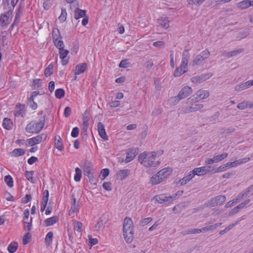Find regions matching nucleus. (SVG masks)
<instances>
[{"label": "nucleus", "instance_id": "57", "mask_svg": "<svg viewBox=\"0 0 253 253\" xmlns=\"http://www.w3.org/2000/svg\"><path fill=\"white\" fill-rule=\"evenodd\" d=\"M205 0H187L189 4L199 5L202 4Z\"/></svg>", "mask_w": 253, "mask_h": 253}, {"label": "nucleus", "instance_id": "62", "mask_svg": "<svg viewBox=\"0 0 253 253\" xmlns=\"http://www.w3.org/2000/svg\"><path fill=\"white\" fill-rule=\"evenodd\" d=\"M79 133V128L78 127H75L73 128L71 132V136L74 138L77 137Z\"/></svg>", "mask_w": 253, "mask_h": 253}, {"label": "nucleus", "instance_id": "61", "mask_svg": "<svg viewBox=\"0 0 253 253\" xmlns=\"http://www.w3.org/2000/svg\"><path fill=\"white\" fill-rule=\"evenodd\" d=\"M21 14H22V10L21 9L20 7H19L16 11L14 20L17 21V22H19Z\"/></svg>", "mask_w": 253, "mask_h": 253}, {"label": "nucleus", "instance_id": "59", "mask_svg": "<svg viewBox=\"0 0 253 253\" xmlns=\"http://www.w3.org/2000/svg\"><path fill=\"white\" fill-rule=\"evenodd\" d=\"M53 234L52 232H49L47 233L45 236V240L46 242L50 243L52 242Z\"/></svg>", "mask_w": 253, "mask_h": 253}, {"label": "nucleus", "instance_id": "2", "mask_svg": "<svg viewBox=\"0 0 253 253\" xmlns=\"http://www.w3.org/2000/svg\"><path fill=\"white\" fill-rule=\"evenodd\" d=\"M133 234V221L130 217H126L123 223V235L127 243H130L132 241Z\"/></svg>", "mask_w": 253, "mask_h": 253}, {"label": "nucleus", "instance_id": "48", "mask_svg": "<svg viewBox=\"0 0 253 253\" xmlns=\"http://www.w3.org/2000/svg\"><path fill=\"white\" fill-rule=\"evenodd\" d=\"M130 65V63L127 59L122 60L119 64V67L122 68H126Z\"/></svg>", "mask_w": 253, "mask_h": 253}, {"label": "nucleus", "instance_id": "6", "mask_svg": "<svg viewBox=\"0 0 253 253\" xmlns=\"http://www.w3.org/2000/svg\"><path fill=\"white\" fill-rule=\"evenodd\" d=\"M192 92V89L189 86L183 87L179 92L178 95L173 97L174 102L178 103L180 100L183 99L190 95Z\"/></svg>", "mask_w": 253, "mask_h": 253}, {"label": "nucleus", "instance_id": "22", "mask_svg": "<svg viewBox=\"0 0 253 253\" xmlns=\"http://www.w3.org/2000/svg\"><path fill=\"white\" fill-rule=\"evenodd\" d=\"M195 175V173L191 171L186 176L180 179L178 181V183L180 185H184L192 179Z\"/></svg>", "mask_w": 253, "mask_h": 253}, {"label": "nucleus", "instance_id": "18", "mask_svg": "<svg viewBox=\"0 0 253 253\" xmlns=\"http://www.w3.org/2000/svg\"><path fill=\"white\" fill-rule=\"evenodd\" d=\"M172 172V169L170 167L164 168L158 172V174L162 178L163 181L166 180Z\"/></svg>", "mask_w": 253, "mask_h": 253}, {"label": "nucleus", "instance_id": "58", "mask_svg": "<svg viewBox=\"0 0 253 253\" xmlns=\"http://www.w3.org/2000/svg\"><path fill=\"white\" fill-rule=\"evenodd\" d=\"M103 227V222L101 219H99L96 225L94 226L96 230H99Z\"/></svg>", "mask_w": 253, "mask_h": 253}, {"label": "nucleus", "instance_id": "49", "mask_svg": "<svg viewBox=\"0 0 253 253\" xmlns=\"http://www.w3.org/2000/svg\"><path fill=\"white\" fill-rule=\"evenodd\" d=\"M83 129L84 131H86L89 126V120L87 117H84L83 122Z\"/></svg>", "mask_w": 253, "mask_h": 253}, {"label": "nucleus", "instance_id": "51", "mask_svg": "<svg viewBox=\"0 0 253 253\" xmlns=\"http://www.w3.org/2000/svg\"><path fill=\"white\" fill-rule=\"evenodd\" d=\"M245 218V216H243L241 218H239L234 223H232V224L229 225L227 227H226L225 228L226 230H227V231H228L229 230H231L236 225H237L240 221H241L243 219H244Z\"/></svg>", "mask_w": 253, "mask_h": 253}, {"label": "nucleus", "instance_id": "30", "mask_svg": "<svg viewBox=\"0 0 253 253\" xmlns=\"http://www.w3.org/2000/svg\"><path fill=\"white\" fill-rule=\"evenodd\" d=\"M53 42L55 46L59 49V50L63 48L64 47V44L62 41L58 40V38H55V36H53Z\"/></svg>", "mask_w": 253, "mask_h": 253}, {"label": "nucleus", "instance_id": "3", "mask_svg": "<svg viewBox=\"0 0 253 253\" xmlns=\"http://www.w3.org/2000/svg\"><path fill=\"white\" fill-rule=\"evenodd\" d=\"M38 114L42 116V118L39 122L32 121L28 123L25 128L26 132L30 133H38L42 129L45 122V118L43 116V111L39 112Z\"/></svg>", "mask_w": 253, "mask_h": 253}, {"label": "nucleus", "instance_id": "47", "mask_svg": "<svg viewBox=\"0 0 253 253\" xmlns=\"http://www.w3.org/2000/svg\"><path fill=\"white\" fill-rule=\"evenodd\" d=\"M19 0H5L4 4H7V6L11 8H14Z\"/></svg>", "mask_w": 253, "mask_h": 253}, {"label": "nucleus", "instance_id": "24", "mask_svg": "<svg viewBox=\"0 0 253 253\" xmlns=\"http://www.w3.org/2000/svg\"><path fill=\"white\" fill-rule=\"evenodd\" d=\"M74 13V18L76 20L80 18H83L86 15V11L85 10L81 9L79 7H76L75 8Z\"/></svg>", "mask_w": 253, "mask_h": 253}, {"label": "nucleus", "instance_id": "16", "mask_svg": "<svg viewBox=\"0 0 253 253\" xmlns=\"http://www.w3.org/2000/svg\"><path fill=\"white\" fill-rule=\"evenodd\" d=\"M69 51L65 49L64 48L59 50V54L60 58L61 59V63L62 65H66L69 62V59L67 56L68 54Z\"/></svg>", "mask_w": 253, "mask_h": 253}, {"label": "nucleus", "instance_id": "50", "mask_svg": "<svg viewBox=\"0 0 253 253\" xmlns=\"http://www.w3.org/2000/svg\"><path fill=\"white\" fill-rule=\"evenodd\" d=\"M31 237L30 233L29 232L26 233L23 238L22 242L23 245H27L29 242Z\"/></svg>", "mask_w": 253, "mask_h": 253}, {"label": "nucleus", "instance_id": "1", "mask_svg": "<svg viewBox=\"0 0 253 253\" xmlns=\"http://www.w3.org/2000/svg\"><path fill=\"white\" fill-rule=\"evenodd\" d=\"M156 153L155 152L141 153L138 156V162L144 167L157 168L160 165L159 161H156Z\"/></svg>", "mask_w": 253, "mask_h": 253}, {"label": "nucleus", "instance_id": "38", "mask_svg": "<svg viewBox=\"0 0 253 253\" xmlns=\"http://www.w3.org/2000/svg\"><path fill=\"white\" fill-rule=\"evenodd\" d=\"M67 12L65 8H61V13L58 19L61 22H64L66 21L67 18Z\"/></svg>", "mask_w": 253, "mask_h": 253}, {"label": "nucleus", "instance_id": "15", "mask_svg": "<svg viewBox=\"0 0 253 253\" xmlns=\"http://www.w3.org/2000/svg\"><path fill=\"white\" fill-rule=\"evenodd\" d=\"M154 199L160 204H170L171 198L166 195L161 194L155 196Z\"/></svg>", "mask_w": 253, "mask_h": 253}, {"label": "nucleus", "instance_id": "25", "mask_svg": "<svg viewBox=\"0 0 253 253\" xmlns=\"http://www.w3.org/2000/svg\"><path fill=\"white\" fill-rule=\"evenodd\" d=\"M162 178L158 174V172L153 175L150 179V183L153 185H155L163 182Z\"/></svg>", "mask_w": 253, "mask_h": 253}, {"label": "nucleus", "instance_id": "9", "mask_svg": "<svg viewBox=\"0 0 253 253\" xmlns=\"http://www.w3.org/2000/svg\"><path fill=\"white\" fill-rule=\"evenodd\" d=\"M214 168L211 166H204L194 169L192 170L195 174L198 176H202L208 172L213 173Z\"/></svg>", "mask_w": 253, "mask_h": 253}, {"label": "nucleus", "instance_id": "53", "mask_svg": "<svg viewBox=\"0 0 253 253\" xmlns=\"http://www.w3.org/2000/svg\"><path fill=\"white\" fill-rule=\"evenodd\" d=\"M202 232H203L202 228H201V229L194 228V229H191L188 230L187 231H186V232L185 233V234H199V233H201Z\"/></svg>", "mask_w": 253, "mask_h": 253}, {"label": "nucleus", "instance_id": "52", "mask_svg": "<svg viewBox=\"0 0 253 253\" xmlns=\"http://www.w3.org/2000/svg\"><path fill=\"white\" fill-rule=\"evenodd\" d=\"M152 221V217H147L144 218L142 219L140 222V225L142 226H144L146 225H147L148 223H149L150 222Z\"/></svg>", "mask_w": 253, "mask_h": 253}, {"label": "nucleus", "instance_id": "26", "mask_svg": "<svg viewBox=\"0 0 253 253\" xmlns=\"http://www.w3.org/2000/svg\"><path fill=\"white\" fill-rule=\"evenodd\" d=\"M54 145L56 148L61 151L63 150V144L62 139L59 135H56L54 137Z\"/></svg>", "mask_w": 253, "mask_h": 253}, {"label": "nucleus", "instance_id": "12", "mask_svg": "<svg viewBox=\"0 0 253 253\" xmlns=\"http://www.w3.org/2000/svg\"><path fill=\"white\" fill-rule=\"evenodd\" d=\"M211 76V74L208 73L193 77L191 79V81L194 84H200L209 79Z\"/></svg>", "mask_w": 253, "mask_h": 253}, {"label": "nucleus", "instance_id": "60", "mask_svg": "<svg viewBox=\"0 0 253 253\" xmlns=\"http://www.w3.org/2000/svg\"><path fill=\"white\" fill-rule=\"evenodd\" d=\"M250 201H251L250 199H247V200H245V201L242 202L240 204H239L237 207H238L239 210H240L242 209L243 208H244L248 204H249V203L250 202Z\"/></svg>", "mask_w": 253, "mask_h": 253}, {"label": "nucleus", "instance_id": "11", "mask_svg": "<svg viewBox=\"0 0 253 253\" xmlns=\"http://www.w3.org/2000/svg\"><path fill=\"white\" fill-rule=\"evenodd\" d=\"M139 149L138 148H131L128 149L126 154L125 161L128 163L134 159L135 156L138 154Z\"/></svg>", "mask_w": 253, "mask_h": 253}, {"label": "nucleus", "instance_id": "64", "mask_svg": "<svg viewBox=\"0 0 253 253\" xmlns=\"http://www.w3.org/2000/svg\"><path fill=\"white\" fill-rule=\"evenodd\" d=\"M153 66V63L151 59H149L145 63V67L147 70H150V69Z\"/></svg>", "mask_w": 253, "mask_h": 253}, {"label": "nucleus", "instance_id": "54", "mask_svg": "<svg viewBox=\"0 0 253 253\" xmlns=\"http://www.w3.org/2000/svg\"><path fill=\"white\" fill-rule=\"evenodd\" d=\"M109 174V170L108 169H103L101 170L100 176L101 179H105Z\"/></svg>", "mask_w": 253, "mask_h": 253}, {"label": "nucleus", "instance_id": "17", "mask_svg": "<svg viewBox=\"0 0 253 253\" xmlns=\"http://www.w3.org/2000/svg\"><path fill=\"white\" fill-rule=\"evenodd\" d=\"M25 106L24 104H19L16 106V110L14 112V116L18 117L21 116L24 118L25 115L26 110L25 109Z\"/></svg>", "mask_w": 253, "mask_h": 253}, {"label": "nucleus", "instance_id": "10", "mask_svg": "<svg viewBox=\"0 0 253 253\" xmlns=\"http://www.w3.org/2000/svg\"><path fill=\"white\" fill-rule=\"evenodd\" d=\"M46 138V135L44 133H42L27 139V142L30 146H33L35 145L40 143L43 140H45Z\"/></svg>", "mask_w": 253, "mask_h": 253}, {"label": "nucleus", "instance_id": "41", "mask_svg": "<svg viewBox=\"0 0 253 253\" xmlns=\"http://www.w3.org/2000/svg\"><path fill=\"white\" fill-rule=\"evenodd\" d=\"M65 95V90L63 88L57 89L55 91V96L58 99L63 98Z\"/></svg>", "mask_w": 253, "mask_h": 253}, {"label": "nucleus", "instance_id": "14", "mask_svg": "<svg viewBox=\"0 0 253 253\" xmlns=\"http://www.w3.org/2000/svg\"><path fill=\"white\" fill-rule=\"evenodd\" d=\"M92 168V163L89 161H85L83 168L84 175L89 176L90 174L93 173Z\"/></svg>", "mask_w": 253, "mask_h": 253}, {"label": "nucleus", "instance_id": "31", "mask_svg": "<svg viewBox=\"0 0 253 253\" xmlns=\"http://www.w3.org/2000/svg\"><path fill=\"white\" fill-rule=\"evenodd\" d=\"M2 126L4 128L10 130L12 128L13 123L10 119L5 118L3 120Z\"/></svg>", "mask_w": 253, "mask_h": 253}, {"label": "nucleus", "instance_id": "32", "mask_svg": "<svg viewBox=\"0 0 253 253\" xmlns=\"http://www.w3.org/2000/svg\"><path fill=\"white\" fill-rule=\"evenodd\" d=\"M190 57V54L189 52V50L184 49L182 52L181 61L188 64Z\"/></svg>", "mask_w": 253, "mask_h": 253}, {"label": "nucleus", "instance_id": "46", "mask_svg": "<svg viewBox=\"0 0 253 253\" xmlns=\"http://www.w3.org/2000/svg\"><path fill=\"white\" fill-rule=\"evenodd\" d=\"M40 94V91H32L31 93V96L30 98L28 99V104L34 102V99L38 95Z\"/></svg>", "mask_w": 253, "mask_h": 253}, {"label": "nucleus", "instance_id": "20", "mask_svg": "<svg viewBox=\"0 0 253 253\" xmlns=\"http://www.w3.org/2000/svg\"><path fill=\"white\" fill-rule=\"evenodd\" d=\"M97 129L99 136L104 140H108V136L106 134L105 127L101 122L97 124Z\"/></svg>", "mask_w": 253, "mask_h": 253}, {"label": "nucleus", "instance_id": "56", "mask_svg": "<svg viewBox=\"0 0 253 253\" xmlns=\"http://www.w3.org/2000/svg\"><path fill=\"white\" fill-rule=\"evenodd\" d=\"M248 194L246 193V191H244L241 193H240L236 197V200H238L240 202L244 198L248 196Z\"/></svg>", "mask_w": 253, "mask_h": 253}, {"label": "nucleus", "instance_id": "44", "mask_svg": "<svg viewBox=\"0 0 253 253\" xmlns=\"http://www.w3.org/2000/svg\"><path fill=\"white\" fill-rule=\"evenodd\" d=\"M4 181L9 187H13V181L12 177L10 175H6L4 177Z\"/></svg>", "mask_w": 253, "mask_h": 253}, {"label": "nucleus", "instance_id": "34", "mask_svg": "<svg viewBox=\"0 0 253 253\" xmlns=\"http://www.w3.org/2000/svg\"><path fill=\"white\" fill-rule=\"evenodd\" d=\"M18 248V243L16 242H11L7 247V250L9 253H14Z\"/></svg>", "mask_w": 253, "mask_h": 253}, {"label": "nucleus", "instance_id": "29", "mask_svg": "<svg viewBox=\"0 0 253 253\" xmlns=\"http://www.w3.org/2000/svg\"><path fill=\"white\" fill-rule=\"evenodd\" d=\"M250 86H251L250 82V81H248L245 83H243L239 85H236L235 86V89L236 91H240L245 89H247L248 88H249Z\"/></svg>", "mask_w": 253, "mask_h": 253}, {"label": "nucleus", "instance_id": "19", "mask_svg": "<svg viewBox=\"0 0 253 253\" xmlns=\"http://www.w3.org/2000/svg\"><path fill=\"white\" fill-rule=\"evenodd\" d=\"M159 26L164 29H168L169 27V20L167 17H162L157 20Z\"/></svg>", "mask_w": 253, "mask_h": 253}, {"label": "nucleus", "instance_id": "36", "mask_svg": "<svg viewBox=\"0 0 253 253\" xmlns=\"http://www.w3.org/2000/svg\"><path fill=\"white\" fill-rule=\"evenodd\" d=\"M186 72L187 71L180 67H177L174 71L173 76L175 77H180Z\"/></svg>", "mask_w": 253, "mask_h": 253}, {"label": "nucleus", "instance_id": "42", "mask_svg": "<svg viewBox=\"0 0 253 253\" xmlns=\"http://www.w3.org/2000/svg\"><path fill=\"white\" fill-rule=\"evenodd\" d=\"M75 175L74 176V180L76 182L80 181L82 177V171L79 168L75 169Z\"/></svg>", "mask_w": 253, "mask_h": 253}, {"label": "nucleus", "instance_id": "21", "mask_svg": "<svg viewBox=\"0 0 253 253\" xmlns=\"http://www.w3.org/2000/svg\"><path fill=\"white\" fill-rule=\"evenodd\" d=\"M87 69V64L86 63H82L76 65L75 70V74L76 75H80L83 73Z\"/></svg>", "mask_w": 253, "mask_h": 253}, {"label": "nucleus", "instance_id": "7", "mask_svg": "<svg viewBox=\"0 0 253 253\" xmlns=\"http://www.w3.org/2000/svg\"><path fill=\"white\" fill-rule=\"evenodd\" d=\"M226 201V196L220 195L211 198L207 204V207H213L222 205Z\"/></svg>", "mask_w": 253, "mask_h": 253}, {"label": "nucleus", "instance_id": "45", "mask_svg": "<svg viewBox=\"0 0 253 253\" xmlns=\"http://www.w3.org/2000/svg\"><path fill=\"white\" fill-rule=\"evenodd\" d=\"M74 229L75 230H76L78 232H81L82 231V228L83 226V224L80 221L75 220L74 222Z\"/></svg>", "mask_w": 253, "mask_h": 253}, {"label": "nucleus", "instance_id": "8", "mask_svg": "<svg viewBox=\"0 0 253 253\" xmlns=\"http://www.w3.org/2000/svg\"><path fill=\"white\" fill-rule=\"evenodd\" d=\"M195 95H196V97L192 96L189 98L187 99L188 101L190 102L191 101L196 102L198 100L206 99L209 96L210 92L208 90L200 89L196 92Z\"/></svg>", "mask_w": 253, "mask_h": 253}, {"label": "nucleus", "instance_id": "5", "mask_svg": "<svg viewBox=\"0 0 253 253\" xmlns=\"http://www.w3.org/2000/svg\"><path fill=\"white\" fill-rule=\"evenodd\" d=\"M14 8L10 7H8V9L4 14H2L0 18V23L1 26H6L9 25L13 17L12 12Z\"/></svg>", "mask_w": 253, "mask_h": 253}, {"label": "nucleus", "instance_id": "13", "mask_svg": "<svg viewBox=\"0 0 253 253\" xmlns=\"http://www.w3.org/2000/svg\"><path fill=\"white\" fill-rule=\"evenodd\" d=\"M204 107L202 104H192L191 106L186 107L182 110V113L187 114L200 110Z\"/></svg>", "mask_w": 253, "mask_h": 253}, {"label": "nucleus", "instance_id": "35", "mask_svg": "<svg viewBox=\"0 0 253 253\" xmlns=\"http://www.w3.org/2000/svg\"><path fill=\"white\" fill-rule=\"evenodd\" d=\"M53 72V65L50 64L44 70V75L48 77L51 76Z\"/></svg>", "mask_w": 253, "mask_h": 253}, {"label": "nucleus", "instance_id": "28", "mask_svg": "<svg viewBox=\"0 0 253 253\" xmlns=\"http://www.w3.org/2000/svg\"><path fill=\"white\" fill-rule=\"evenodd\" d=\"M26 150L21 148H17L14 149L10 153L12 157H19L25 154Z\"/></svg>", "mask_w": 253, "mask_h": 253}, {"label": "nucleus", "instance_id": "55", "mask_svg": "<svg viewBox=\"0 0 253 253\" xmlns=\"http://www.w3.org/2000/svg\"><path fill=\"white\" fill-rule=\"evenodd\" d=\"M49 197V192L47 190H45L42 193V201L47 203Z\"/></svg>", "mask_w": 253, "mask_h": 253}, {"label": "nucleus", "instance_id": "37", "mask_svg": "<svg viewBox=\"0 0 253 253\" xmlns=\"http://www.w3.org/2000/svg\"><path fill=\"white\" fill-rule=\"evenodd\" d=\"M237 108L240 110H244L248 107L251 108V103L249 101H244L240 103L237 105Z\"/></svg>", "mask_w": 253, "mask_h": 253}, {"label": "nucleus", "instance_id": "33", "mask_svg": "<svg viewBox=\"0 0 253 253\" xmlns=\"http://www.w3.org/2000/svg\"><path fill=\"white\" fill-rule=\"evenodd\" d=\"M251 0H244L238 3V7L242 9H245L251 6Z\"/></svg>", "mask_w": 253, "mask_h": 253}, {"label": "nucleus", "instance_id": "43", "mask_svg": "<svg viewBox=\"0 0 253 253\" xmlns=\"http://www.w3.org/2000/svg\"><path fill=\"white\" fill-rule=\"evenodd\" d=\"M34 171H25V177L28 180L32 182V183H34V181H33V175L34 174Z\"/></svg>", "mask_w": 253, "mask_h": 253}, {"label": "nucleus", "instance_id": "40", "mask_svg": "<svg viewBox=\"0 0 253 253\" xmlns=\"http://www.w3.org/2000/svg\"><path fill=\"white\" fill-rule=\"evenodd\" d=\"M228 165V163H227L224 165H221L219 167L214 169L213 173L219 172L226 170L229 168V166Z\"/></svg>", "mask_w": 253, "mask_h": 253}, {"label": "nucleus", "instance_id": "27", "mask_svg": "<svg viewBox=\"0 0 253 253\" xmlns=\"http://www.w3.org/2000/svg\"><path fill=\"white\" fill-rule=\"evenodd\" d=\"M58 220L59 218L57 216H53L45 220L44 222L45 226H49L56 223Z\"/></svg>", "mask_w": 253, "mask_h": 253}, {"label": "nucleus", "instance_id": "4", "mask_svg": "<svg viewBox=\"0 0 253 253\" xmlns=\"http://www.w3.org/2000/svg\"><path fill=\"white\" fill-rule=\"evenodd\" d=\"M210 56V52L208 49H205L196 56L193 60L190 63V65L192 67L200 65L203 62Z\"/></svg>", "mask_w": 253, "mask_h": 253}, {"label": "nucleus", "instance_id": "39", "mask_svg": "<svg viewBox=\"0 0 253 253\" xmlns=\"http://www.w3.org/2000/svg\"><path fill=\"white\" fill-rule=\"evenodd\" d=\"M228 156L227 153H224L213 157L215 163H218L225 159Z\"/></svg>", "mask_w": 253, "mask_h": 253}, {"label": "nucleus", "instance_id": "63", "mask_svg": "<svg viewBox=\"0 0 253 253\" xmlns=\"http://www.w3.org/2000/svg\"><path fill=\"white\" fill-rule=\"evenodd\" d=\"M250 160V158L246 157V158H244L243 159L238 160L236 161V162L237 163V165L238 166L242 164L246 163L249 162Z\"/></svg>", "mask_w": 253, "mask_h": 253}, {"label": "nucleus", "instance_id": "23", "mask_svg": "<svg viewBox=\"0 0 253 253\" xmlns=\"http://www.w3.org/2000/svg\"><path fill=\"white\" fill-rule=\"evenodd\" d=\"M130 173L129 169H121L117 173V177L118 179L123 180L125 179Z\"/></svg>", "mask_w": 253, "mask_h": 253}]
</instances>
